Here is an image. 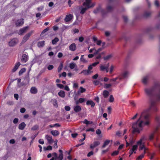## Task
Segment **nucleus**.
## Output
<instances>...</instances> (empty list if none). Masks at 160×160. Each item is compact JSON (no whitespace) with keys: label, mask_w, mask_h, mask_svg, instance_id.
I'll use <instances>...</instances> for the list:
<instances>
[{"label":"nucleus","mask_w":160,"mask_h":160,"mask_svg":"<svg viewBox=\"0 0 160 160\" xmlns=\"http://www.w3.org/2000/svg\"><path fill=\"white\" fill-rule=\"evenodd\" d=\"M54 68V67L52 65H49L48 67H47V68H48V69L49 70H52Z\"/></svg>","instance_id":"nucleus-50"},{"label":"nucleus","mask_w":160,"mask_h":160,"mask_svg":"<svg viewBox=\"0 0 160 160\" xmlns=\"http://www.w3.org/2000/svg\"><path fill=\"white\" fill-rule=\"evenodd\" d=\"M109 151V149L107 148L106 150H102V154H104L105 153Z\"/></svg>","instance_id":"nucleus-60"},{"label":"nucleus","mask_w":160,"mask_h":160,"mask_svg":"<svg viewBox=\"0 0 160 160\" xmlns=\"http://www.w3.org/2000/svg\"><path fill=\"white\" fill-rule=\"evenodd\" d=\"M58 94L59 96L63 98L65 96V93L64 91H60L58 93Z\"/></svg>","instance_id":"nucleus-31"},{"label":"nucleus","mask_w":160,"mask_h":160,"mask_svg":"<svg viewBox=\"0 0 160 160\" xmlns=\"http://www.w3.org/2000/svg\"><path fill=\"white\" fill-rule=\"evenodd\" d=\"M154 146L156 148L159 149V151L160 152V143H155Z\"/></svg>","instance_id":"nucleus-47"},{"label":"nucleus","mask_w":160,"mask_h":160,"mask_svg":"<svg viewBox=\"0 0 160 160\" xmlns=\"http://www.w3.org/2000/svg\"><path fill=\"white\" fill-rule=\"evenodd\" d=\"M34 31L32 30L26 34L23 38L22 42L23 43L26 42L29 38L34 33Z\"/></svg>","instance_id":"nucleus-5"},{"label":"nucleus","mask_w":160,"mask_h":160,"mask_svg":"<svg viewBox=\"0 0 160 160\" xmlns=\"http://www.w3.org/2000/svg\"><path fill=\"white\" fill-rule=\"evenodd\" d=\"M49 30L48 28H47L46 29H44L42 32L41 34L42 35L43 34L45 33L46 32L48 31Z\"/></svg>","instance_id":"nucleus-49"},{"label":"nucleus","mask_w":160,"mask_h":160,"mask_svg":"<svg viewBox=\"0 0 160 160\" xmlns=\"http://www.w3.org/2000/svg\"><path fill=\"white\" fill-rule=\"evenodd\" d=\"M133 152H134V153H136V152L135 151L134 152L131 149L129 152V154H130V155H129V157L131 155H132L133 153Z\"/></svg>","instance_id":"nucleus-56"},{"label":"nucleus","mask_w":160,"mask_h":160,"mask_svg":"<svg viewBox=\"0 0 160 160\" xmlns=\"http://www.w3.org/2000/svg\"><path fill=\"white\" fill-rule=\"evenodd\" d=\"M96 134H98V135H99L101 133V131L99 129H97L96 131Z\"/></svg>","instance_id":"nucleus-63"},{"label":"nucleus","mask_w":160,"mask_h":160,"mask_svg":"<svg viewBox=\"0 0 160 160\" xmlns=\"http://www.w3.org/2000/svg\"><path fill=\"white\" fill-rule=\"evenodd\" d=\"M99 63V62H94L92 64L89 65L88 67V68H91V70H92V69L93 68V67H94L96 66Z\"/></svg>","instance_id":"nucleus-29"},{"label":"nucleus","mask_w":160,"mask_h":160,"mask_svg":"<svg viewBox=\"0 0 160 160\" xmlns=\"http://www.w3.org/2000/svg\"><path fill=\"white\" fill-rule=\"evenodd\" d=\"M112 57L111 54L108 55L103 58V59L105 60H107L110 59Z\"/></svg>","instance_id":"nucleus-37"},{"label":"nucleus","mask_w":160,"mask_h":160,"mask_svg":"<svg viewBox=\"0 0 160 160\" xmlns=\"http://www.w3.org/2000/svg\"><path fill=\"white\" fill-rule=\"evenodd\" d=\"M113 7L110 5H108L107 7V9L108 11H110L112 9Z\"/></svg>","instance_id":"nucleus-45"},{"label":"nucleus","mask_w":160,"mask_h":160,"mask_svg":"<svg viewBox=\"0 0 160 160\" xmlns=\"http://www.w3.org/2000/svg\"><path fill=\"white\" fill-rule=\"evenodd\" d=\"M24 22V19L22 18L17 20L16 22V25L17 26L19 27L22 25Z\"/></svg>","instance_id":"nucleus-12"},{"label":"nucleus","mask_w":160,"mask_h":160,"mask_svg":"<svg viewBox=\"0 0 160 160\" xmlns=\"http://www.w3.org/2000/svg\"><path fill=\"white\" fill-rule=\"evenodd\" d=\"M26 125L24 122H22L18 125V129L21 130H23L24 129Z\"/></svg>","instance_id":"nucleus-19"},{"label":"nucleus","mask_w":160,"mask_h":160,"mask_svg":"<svg viewBox=\"0 0 160 160\" xmlns=\"http://www.w3.org/2000/svg\"><path fill=\"white\" fill-rule=\"evenodd\" d=\"M109 66V63H108L106 65H102L100 66V70L101 71H104L107 68H108Z\"/></svg>","instance_id":"nucleus-14"},{"label":"nucleus","mask_w":160,"mask_h":160,"mask_svg":"<svg viewBox=\"0 0 160 160\" xmlns=\"http://www.w3.org/2000/svg\"><path fill=\"white\" fill-rule=\"evenodd\" d=\"M20 64V63L19 62H17L13 68L12 69V72H15L18 69Z\"/></svg>","instance_id":"nucleus-15"},{"label":"nucleus","mask_w":160,"mask_h":160,"mask_svg":"<svg viewBox=\"0 0 160 160\" xmlns=\"http://www.w3.org/2000/svg\"><path fill=\"white\" fill-rule=\"evenodd\" d=\"M84 55H82L81 57L80 58V60L81 62H87V61L83 57Z\"/></svg>","instance_id":"nucleus-42"},{"label":"nucleus","mask_w":160,"mask_h":160,"mask_svg":"<svg viewBox=\"0 0 160 160\" xmlns=\"http://www.w3.org/2000/svg\"><path fill=\"white\" fill-rule=\"evenodd\" d=\"M52 103L54 107L56 108L58 107V104L57 101H54L52 102Z\"/></svg>","instance_id":"nucleus-51"},{"label":"nucleus","mask_w":160,"mask_h":160,"mask_svg":"<svg viewBox=\"0 0 160 160\" xmlns=\"http://www.w3.org/2000/svg\"><path fill=\"white\" fill-rule=\"evenodd\" d=\"M100 144V142L99 141H94L92 144L90 145V148L91 149H93L95 148L99 145Z\"/></svg>","instance_id":"nucleus-10"},{"label":"nucleus","mask_w":160,"mask_h":160,"mask_svg":"<svg viewBox=\"0 0 160 160\" xmlns=\"http://www.w3.org/2000/svg\"><path fill=\"white\" fill-rule=\"evenodd\" d=\"M92 72L93 71L91 70V68L88 67L87 70H82L80 74L83 73V74L85 76H88L91 74Z\"/></svg>","instance_id":"nucleus-6"},{"label":"nucleus","mask_w":160,"mask_h":160,"mask_svg":"<svg viewBox=\"0 0 160 160\" xmlns=\"http://www.w3.org/2000/svg\"><path fill=\"white\" fill-rule=\"evenodd\" d=\"M110 141L108 140H106L103 144V145L102 146V148H104L107 146L110 143Z\"/></svg>","instance_id":"nucleus-28"},{"label":"nucleus","mask_w":160,"mask_h":160,"mask_svg":"<svg viewBox=\"0 0 160 160\" xmlns=\"http://www.w3.org/2000/svg\"><path fill=\"white\" fill-rule=\"evenodd\" d=\"M76 49V47L75 44L74 43H72L69 46V49L72 51H75Z\"/></svg>","instance_id":"nucleus-18"},{"label":"nucleus","mask_w":160,"mask_h":160,"mask_svg":"<svg viewBox=\"0 0 160 160\" xmlns=\"http://www.w3.org/2000/svg\"><path fill=\"white\" fill-rule=\"evenodd\" d=\"M111 86H112V84H105V87L107 88H109Z\"/></svg>","instance_id":"nucleus-57"},{"label":"nucleus","mask_w":160,"mask_h":160,"mask_svg":"<svg viewBox=\"0 0 160 160\" xmlns=\"http://www.w3.org/2000/svg\"><path fill=\"white\" fill-rule=\"evenodd\" d=\"M130 105L132 107H134L136 106V104L133 101H131L130 102Z\"/></svg>","instance_id":"nucleus-44"},{"label":"nucleus","mask_w":160,"mask_h":160,"mask_svg":"<svg viewBox=\"0 0 160 160\" xmlns=\"http://www.w3.org/2000/svg\"><path fill=\"white\" fill-rule=\"evenodd\" d=\"M93 154V152L92 151L90 152L87 154V156L88 157H90Z\"/></svg>","instance_id":"nucleus-52"},{"label":"nucleus","mask_w":160,"mask_h":160,"mask_svg":"<svg viewBox=\"0 0 160 160\" xmlns=\"http://www.w3.org/2000/svg\"><path fill=\"white\" fill-rule=\"evenodd\" d=\"M145 139L144 137H142L137 142V143L138 145H140L139 150H141L144 149V150H145L146 151V148H145V145L144 144H142V142Z\"/></svg>","instance_id":"nucleus-2"},{"label":"nucleus","mask_w":160,"mask_h":160,"mask_svg":"<svg viewBox=\"0 0 160 160\" xmlns=\"http://www.w3.org/2000/svg\"><path fill=\"white\" fill-rule=\"evenodd\" d=\"M26 69L25 68H22L19 72V75H21L23 73L26 71Z\"/></svg>","instance_id":"nucleus-38"},{"label":"nucleus","mask_w":160,"mask_h":160,"mask_svg":"<svg viewBox=\"0 0 160 160\" xmlns=\"http://www.w3.org/2000/svg\"><path fill=\"white\" fill-rule=\"evenodd\" d=\"M81 107L79 105H76L74 107V110L76 112L81 111Z\"/></svg>","instance_id":"nucleus-21"},{"label":"nucleus","mask_w":160,"mask_h":160,"mask_svg":"<svg viewBox=\"0 0 160 160\" xmlns=\"http://www.w3.org/2000/svg\"><path fill=\"white\" fill-rule=\"evenodd\" d=\"M109 92L107 91H104L103 92V95L105 98L107 97L108 95Z\"/></svg>","instance_id":"nucleus-39"},{"label":"nucleus","mask_w":160,"mask_h":160,"mask_svg":"<svg viewBox=\"0 0 160 160\" xmlns=\"http://www.w3.org/2000/svg\"><path fill=\"white\" fill-rule=\"evenodd\" d=\"M65 109L67 111H69L70 110V107L69 106H66L65 107Z\"/></svg>","instance_id":"nucleus-59"},{"label":"nucleus","mask_w":160,"mask_h":160,"mask_svg":"<svg viewBox=\"0 0 160 160\" xmlns=\"http://www.w3.org/2000/svg\"><path fill=\"white\" fill-rule=\"evenodd\" d=\"M119 79V76L115 78H113L110 80L111 82H115L117 80Z\"/></svg>","instance_id":"nucleus-53"},{"label":"nucleus","mask_w":160,"mask_h":160,"mask_svg":"<svg viewBox=\"0 0 160 160\" xmlns=\"http://www.w3.org/2000/svg\"><path fill=\"white\" fill-rule=\"evenodd\" d=\"M160 119V117L158 116H156L155 117V120L156 121H157L158 123V126L159 127V128L160 126V122H159V120Z\"/></svg>","instance_id":"nucleus-35"},{"label":"nucleus","mask_w":160,"mask_h":160,"mask_svg":"<svg viewBox=\"0 0 160 160\" xmlns=\"http://www.w3.org/2000/svg\"><path fill=\"white\" fill-rule=\"evenodd\" d=\"M159 129V127L158 126L156 127L155 129L154 130L153 132H152L149 136V139L150 140H152L153 139L155 135H157L158 134V130Z\"/></svg>","instance_id":"nucleus-3"},{"label":"nucleus","mask_w":160,"mask_h":160,"mask_svg":"<svg viewBox=\"0 0 160 160\" xmlns=\"http://www.w3.org/2000/svg\"><path fill=\"white\" fill-rule=\"evenodd\" d=\"M93 12L95 14L101 13L102 14H104V10L100 7L97 8L96 9L94 10Z\"/></svg>","instance_id":"nucleus-8"},{"label":"nucleus","mask_w":160,"mask_h":160,"mask_svg":"<svg viewBox=\"0 0 160 160\" xmlns=\"http://www.w3.org/2000/svg\"><path fill=\"white\" fill-rule=\"evenodd\" d=\"M28 59V56L25 54H24L22 56L21 61L22 63H24L26 62Z\"/></svg>","instance_id":"nucleus-13"},{"label":"nucleus","mask_w":160,"mask_h":160,"mask_svg":"<svg viewBox=\"0 0 160 160\" xmlns=\"http://www.w3.org/2000/svg\"><path fill=\"white\" fill-rule=\"evenodd\" d=\"M46 137L49 143H51L52 142L53 140L52 136L46 135Z\"/></svg>","instance_id":"nucleus-27"},{"label":"nucleus","mask_w":160,"mask_h":160,"mask_svg":"<svg viewBox=\"0 0 160 160\" xmlns=\"http://www.w3.org/2000/svg\"><path fill=\"white\" fill-rule=\"evenodd\" d=\"M129 74V72L128 71H125L122 72L119 76V79L120 80L122 79H124L127 78Z\"/></svg>","instance_id":"nucleus-4"},{"label":"nucleus","mask_w":160,"mask_h":160,"mask_svg":"<svg viewBox=\"0 0 160 160\" xmlns=\"http://www.w3.org/2000/svg\"><path fill=\"white\" fill-rule=\"evenodd\" d=\"M86 104L88 105H90L92 107H93L95 106V103L92 101H87Z\"/></svg>","instance_id":"nucleus-25"},{"label":"nucleus","mask_w":160,"mask_h":160,"mask_svg":"<svg viewBox=\"0 0 160 160\" xmlns=\"http://www.w3.org/2000/svg\"><path fill=\"white\" fill-rule=\"evenodd\" d=\"M59 152H60L58 156V158L59 160H62L63 158V152L62 150L59 149Z\"/></svg>","instance_id":"nucleus-23"},{"label":"nucleus","mask_w":160,"mask_h":160,"mask_svg":"<svg viewBox=\"0 0 160 160\" xmlns=\"http://www.w3.org/2000/svg\"><path fill=\"white\" fill-rule=\"evenodd\" d=\"M138 147V145H133L132 146V148L131 149L134 152H135V151H136L137 150Z\"/></svg>","instance_id":"nucleus-43"},{"label":"nucleus","mask_w":160,"mask_h":160,"mask_svg":"<svg viewBox=\"0 0 160 160\" xmlns=\"http://www.w3.org/2000/svg\"><path fill=\"white\" fill-rule=\"evenodd\" d=\"M93 40L94 42H96L97 45H100L102 43L101 41L98 40V38L95 37H93Z\"/></svg>","instance_id":"nucleus-17"},{"label":"nucleus","mask_w":160,"mask_h":160,"mask_svg":"<svg viewBox=\"0 0 160 160\" xmlns=\"http://www.w3.org/2000/svg\"><path fill=\"white\" fill-rule=\"evenodd\" d=\"M37 89L35 87H32L30 89V92L32 93L35 94L37 92Z\"/></svg>","instance_id":"nucleus-26"},{"label":"nucleus","mask_w":160,"mask_h":160,"mask_svg":"<svg viewBox=\"0 0 160 160\" xmlns=\"http://www.w3.org/2000/svg\"><path fill=\"white\" fill-rule=\"evenodd\" d=\"M73 16L72 14H69L67 15L65 19V21L66 22H68L70 21L73 18Z\"/></svg>","instance_id":"nucleus-20"},{"label":"nucleus","mask_w":160,"mask_h":160,"mask_svg":"<svg viewBox=\"0 0 160 160\" xmlns=\"http://www.w3.org/2000/svg\"><path fill=\"white\" fill-rule=\"evenodd\" d=\"M63 67V64L62 63H61L60 64L58 68V72H60L62 69Z\"/></svg>","instance_id":"nucleus-40"},{"label":"nucleus","mask_w":160,"mask_h":160,"mask_svg":"<svg viewBox=\"0 0 160 160\" xmlns=\"http://www.w3.org/2000/svg\"><path fill=\"white\" fill-rule=\"evenodd\" d=\"M160 104V101H151L149 107L144 110L141 113L138 120L133 123L132 128L133 132L139 133L143 129V126H148L150 123V111L157 112L158 107Z\"/></svg>","instance_id":"nucleus-1"},{"label":"nucleus","mask_w":160,"mask_h":160,"mask_svg":"<svg viewBox=\"0 0 160 160\" xmlns=\"http://www.w3.org/2000/svg\"><path fill=\"white\" fill-rule=\"evenodd\" d=\"M90 2L91 0H86V2H84L83 3V6L88 7L89 8L94 7L95 5V3H94L92 5H90Z\"/></svg>","instance_id":"nucleus-7"},{"label":"nucleus","mask_w":160,"mask_h":160,"mask_svg":"<svg viewBox=\"0 0 160 160\" xmlns=\"http://www.w3.org/2000/svg\"><path fill=\"white\" fill-rule=\"evenodd\" d=\"M151 12H146L144 13V16L146 17H148L150 15Z\"/></svg>","instance_id":"nucleus-41"},{"label":"nucleus","mask_w":160,"mask_h":160,"mask_svg":"<svg viewBox=\"0 0 160 160\" xmlns=\"http://www.w3.org/2000/svg\"><path fill=\"white\" fill-rule=\"evenodd\" d=\"M26 109L24 108H22L20 109V112L22 113H24L25 112Z\"/></svg>","instance_id":"nucleus-64"},{"label":"nucleus","mask_w":160,"mask_h":160,"mask_svg":"<svg viewBox=\"0 0 160 160\" xmlns=\"http://www.w3.org/2000/svg\"><path fill=\"white\" fill-rule=\"evenodd\" d=\"M85 91L86 89L84 88H83L82 87H80L78 91V93L79 94L80 93H83V92H85Z\"/></svg>","instance_id":"nucleus-30"},{"label":"nucleus","mask_w":160,"mask_h":160,"mask_svg":"<svg viewBox=\"0 0 160 160\" xmlns=\"http://www.w3.org/2000/svg\"><path fill=\"white\" fill-rule=\"evenodd\" d=\"M52 149V147L50 145L48 146L46 148V150H51Z\"/></svg>","instance_id":"nucleus-55"},{"label":"nucleus","mask_w":160,"mask_h":160,"mask_svg":"<svg viewBox=\"0 0 160 160\" xmlns=\"http://www.w3.org/2000/svg\"><path fill=\"white\" fill-rule=\"evenodd\" d=\"M118 151H114L112 154V156H114L118 155Z\"/></svg>","instance_id":"nucleus-48"},{"label":"nucleus","mask_w":160,"mask_h":160,"mask_svg":"<svg viewBox=\"0 0 160 160\" xmlns=\"http://www.w3.org/2000/svg\"><path fill=\"white\" fill-rule=\"evenodd\" d=\"M51 133L55 137L59 134V132L57 130H52L51 131Z\"/></svg>","instance_id":"nucleus-24"},{"label":"nucleus","mask_w":160,"mask_h":160,"mask_svg":"<svg viewBox=\"0 0 160 160\" xmlns=\"http://www.w3.org/2000/svg\"><path fill=\"white\" fill-rule=\"evenodd\" d=\"M44 45V41H42L39 42L38 43V46L39 47H43Z\"/></svg>","instance_id":"nucleus-33"},{"label":"nucleus","mask_w":160,"mask_h":160,"mask_svg":"<svg viewBox=\"0 0 160 160\" xmlns=\"http://www.w3.org/2000/svg\"><path fill=\"white\" fill-rule=\"evenodd\" d=\"M39 143L41 144H43L44 143V142L42 139H40L38 141Z\"/></svg>","instance_id":"nucleus-62"},{"label":"nucleus","mask_w":160,"mask_h":160,"mask_svg":"<svg viewBox=\"0 0 160 160\" xmlns=\"http://www.w3.org/2000/svg\"><path fill=\"white\" fill-rule=\"evenodd\" d=\"M146 153V151H145V150H144V153H143L140 156H139L138 158H137V159L138 160L141 159L144 156V154Z\"/></svg>","instance_id":"nucleus-34"},{"label":"nucleus","mask_w":160,"mask_h":160,"mask_svg":"<svg viewBox=\"0 0 160 160\" xmlns=\"http://www.w3.org/2000/svg\"><path fill=\"white\" fill-rule=\"evenodd\" d=\"M29 28V27L27 26L20 29L18 32V34L20 35H22L23 33H25L27 31Z\"/></svg>","instance_id":"nucleus-9"},{"label":"nucleus","mask_w":160,"mask_h":160,"mask_svg":"<svg viewBox=\"0 0 160 160\" xmlns=\"http://www.w3.org/2000/svg\"><path fill=\"white\" fill-rule=\"evenodd\" d=\"M57 86L59 88H64V86L63 85L60 84H57Z\"/></svg>","instance_id":"nucleus-58"},{"label":"nucleus","mask_w":160,"mask_h":160,"mask_svg":"<svg viewBox=\"0 0 160 160\" xmlns=\"http://www.w3.org/2000/svg\"><path fill=\"white\" fill-rule=\"evenodd\" d=\"M18 42V40L17 39H13L11 40L9 42V46L13 47L15 46Z\"/></svg>","instance_id":"nucleus-11"},{"label":"nucleus","mask_w":160,"mask_h":160,"mask_svg":"<svg viewBox=\"0 0 160 160\" xmlns=\"http://www.w3.org/2000/svg\"><path fill=\"white\" fill-rule=\"evenodd\" d=\"M38 128V125H35L32 128L31 130H32L35 131L37 130Z\"/></svg>","instance_id":"nucleus-46"},{"label":"nucleus","mask_w":160,"mask_h":160,"mask_svg":"<svg viewBox=\"0 0 160 160\" xmlns=\"http://www.w3.org/2000/svg\"><path fill=\"white\" fill-rule=\"evenodd\" d=\"M18 121V118H15L13 120V122L14 124L17 123Z\"/></svg>","instance_id":"nucleus-54"},{"label":"nucleus","mask_w":160,"mask_h":160,"mask_svg":"<svg viewBox=\"0 0 160 160\" xmlns=\"http://www.w3.org/2000/svg\"><path fill=\"white\" fill-rule=\"evenodd\" d=\"M89 8L88 7L86 6L85 8H83L82 7H81L79 8V9L81 10L80 13L82 14H83Z\"/></svg>","instance_id":"nucleus-22"},{"label":"nucleus","mask_w":160,"mask_h":160,"mask_svg":"<svg viewBox=\"0 0 160 160\" xmlns=\"http://www.w3.org/2000/svg\"><path fill=\"white\" fill-rule=\"evenodd\" d=\"M149 78V75H147V76H144L143 78L142 79V83L145 84H146L148 82V80Z\"/></svg>","instance_id":"nucleus-16"},{"label":"nucleus","mask_w":160,"mask_h":160,"mask_svg":"<svg viewBox=\"0 0 160 160\" xmlns=\"http://www.w3.org/2000/svg\"><path fill=\"white\" fill-rule=\"evenodd\" d=\"M155 5L157 7H158L159 5V2L158 0H156L155 1Z\"/></svg>","instance_id":"nucleus-61"},{"label":"nucleus","mask_w":160,"mask_h":160,"mask_svg":"<svg viewBox=\"0 0 160 160\" xmlns=\"http://www.w3.org/2000/svg\"><path fill=\"white\" fill-rule=\"evenodd\" d=\"M76 64L74 62H71L69 65L70 68L71 69L74 68L76 66Z\"/></svg>","instance_id":"nucleus-32"},{"label":"nucleus","mask_w":160,"mask_h":160,"mask_svg":"<svg viewBox=\"0 0 160 160\" xmlns=\"http://www.w3.org/2000/svg\"><path fill=\"white\" fill-rule=\"evenodd\" d=\"M59 39L57 38H55L54 39L52 40V43L53 45L55 44L58 41Z\"/></svg>","instance_id":"nucleus-36"}]
</instances>
